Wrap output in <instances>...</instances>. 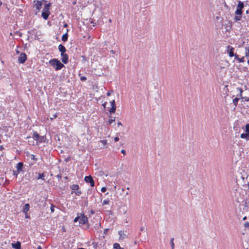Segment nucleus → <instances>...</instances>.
Returning a JSON list of instances; mask_svg holds the SVG:
<instances>
[{
  "instance_id": "obj_1",
  "label": "nucleus",
  "mask_w": 249,
  "mask_h": 249,
  "mask_svg": "<svg viewBox=\"0 0 249 249\" xmlns=\"http://www.w3.org/2000/svg\"><path fill=\"white\" fill-rule=\"evenodd\" d=\"M50 64L55 69V71H58L65 67L63 64L56 58L51 59L49 61Z\"/></svg>"
},
{
  "instance_id": "obj_2",
  "label": "nucleus",
  "mask_w": 249,
  "mask_h": 249,
  "mask_svg": "<svg viewBox=\"0 0 249 249\" xmlns=\"http://www.w3.org/2000/svg\"><path fill=\"white\" fill-rule=\"evenodd\" d=\"M32 138L36 141L37 143L44 142L45 139V136H40L36 131L34 132Z\"/></svg>"
},
{
  "instance_id": "obj_3",
  "label": "nucleus",
  "mask_w": 249,
  "mask_h": 249,
  "mask_svg": "<svg viewBox=\"0 0 249 249\" xmlns=\"http://www.w3.org/2000/svg\"><path fill=\"white\" fill-rule=\"evenodd\" d=\"M45 1H46L45 0H37L34 1V3H35L34 6L36 8V14L41 9V7H42V2H45Z\"/></svg>"
},
{
  "instance_id": "obj_4",
  "label": "nucleus",
  "mask_w": 249,
  "mask_h": 249,
  "mask_svg": "<svg viewBox=\"0 0 249 249\" xmlns=\"http://www.w3.org/2000/svg\"><path fill=\"white\" fill-rule=\"evenodd\" d=\"M88 222V217L86 215H85L84 214H81V216H80V219L79 220V226H82L84 224H86Z\"/></svg>"
},
{
  "instance_id": "obj_5",
  "label": "nucleus",
  "mask_w": 249,
  "mask_h": 249,
  "mask_svg": "<svg viewBox=\"0 0 249 249\" xmlns=\"http://www.w3.org/2000/svg\"><path fill=\"white\" fill-rule=\"evenodd\" d=\"M27 55L24 53H20L19 56L18 58V62L19 64H23L27 60Z\"/></svg>"
},
{
  "instance_id": "obj_6",
  "label": "nucleus",
  "mask_w": 249,
  "mask_h": 249,
  "mask_svg": "<svg viewBox=\"0 0 249 249\" xmlns=\"http://www.w3.org/2000/svg\"><path fill=\"white\" fill-rule=\"evenodd\" d=\"M85 181L87 183H90V185L91 187H93L95 185L94 181L91 176H86L84 178Z\"/></svg>"
},
{
  "instance_id": "obj_7",
  "label": "nucleus",
  "mask_w": 249,
  "mask_h": 249,
  "mask_svg": "<svg viewBox=\"0 0 249 249\" xmlns=\"http://www.w3.org/2000/svg\"><path fill=\"white\" fill-rule=\"evenodd\" d=\"M234 48L232 46L229 45L227 46V52L230 57L234 56L236 54L234 53Z\"/></svg>"
},
{
  "instance_id": "obj_8",
  "label": "nucleus",
  "mask_w": 249,
  "mask_h": 249,
  "mask_svg": "<svg viewBox=\"0 0 249 249\" xmlns=\"http://www.w3.org/2000/svg\"><path fill=\"white\" fill-rule=\"evenodd\" d=\"M111 107L109 110V112L110 113H113L115 112L116 109V106L115 105V102L114 100H113L111 102Z\"/></svg>"
},
{
  "instance_id": "obj_9",
  "label": "nucleus",
  "mask_w": 249,
  "mask_h": 249,
  "mask_svg": "<svg viewBox=\"0 0 249 249\" xmlns=\"http://www.w3.org/2000/svg\"><path fill=\"white\" fill-rule=\"evenodd\" d=\"M61 56H62L61 60L62 62L65 64H67L69 60L68 55L66 53H64L61 54Z\"/></svg>"
},
{
  "instance_id": "obj_10",
  "label": "nucleus",
  "mask_w": 249,
  "mask_h": 249,
  "mask_svg": "<svg viewBox=\"0 0 249 249\" xmlns=\"http://www.w3.org/2000/svg\"><path fill=\"white\" fill-rule=\"evenodd\" d=\"M50 15V11H46L42 10V12L41 13V17H42V18L44 19L47 20L48 18Z\"/></svg>"
},
{
  "instance_id": "obj_11",
  "label": "nucleus",
  "mask_w": 249,
  "mask_h": 249,
  "mask_svg": "<svg viewBox=\"0 0 249 249\" xmlns=\"http://www.w3.org/2000/svg\"><path fill=\"white\" fill-rule=\"evenodd\" d=\"M23 167V163L22 162H19L17 164L16 168L17 169L18 173H19L22 171Z\"/></svg>"
},
{
  "instance_id": "obj_12",
  "label": "nucleus",
  "mask_w": 249,
  "mask_h": 249,
  "mask_svg": "<svg viewBox=\"0 0 249 249\" xmlns=\"http://www.w3.org/2000/svg\"><path fill=\"white\" fill-rule=\"evenodd\" d=\"M12 247L15 249H21V243L19 241H17L15 243L12 244Z\"/></svg>"
},
{
  "instance_id": "obj_13",
  "label": "nucleus",
  "mask_w": 249,
  "mask_h": 249,
  "mask_svg": "<svg viewBox=\"0 0 249 249\" xmlns=\"http://www.w3.org/2000/svg\"><path fill=\"white\" fill-rule=\"evenodd\" d=\"M30 205L29 203H26L25 204V205L23 206L22 212L25 214H27L28 212L29 211L30 209Z\"/></svg>"
},
{
  "instance_id": "obj_14",
  "label": "nucleus",
  "mask_w": 249,
  "mask_h": 249,
  "mask_svg": "<svg viewBox=\"0 0 249 249\" xmlns=\"http://www.w3.org/2000/svg\"><path fill=\"white\" fill-rule=\"evenodd\" d=\"M58 50L61 53V54L64 53L66 52V49L65 47L62 44H60L58 46Z\"/></svg>"
},
{
  "instance_id": "obj_15",
  "label": "nucleus",
  "mask_w": 249,
  "mask_h": 249,
  "mask_svg": "<svg viewBox=\"0 0 249 249\" xmlns=\"http://www.w3.org/2000/svg\"><path fill=\"white\" fill-rule=\"evenodd\" d=\"M68 32H69V30L67 29V32L65 34H64L62 36V40L64 42H66L68 40Z\"/></svg>"
},
{
  "instance_id": "obj_16",
  "label": "nucleus",
  "mask_w": 249,
  "mask_h": 249,
  "mask_svg": "<svg viewBox=\"0 0 249 249\" xmlns=\"http://www.w3.org/2000/svg\"><path fill=\"white\" fill-rule=\"evenodd\" d=\"M51 3L45 4L44 5V8L43 9V10L46 11H50V7H51Z\"/></svg>"
},
{
  "instance_id": "obj_17",
  "label": "nucleus",
  "mask_w": 249,
  "mask_h": 249,
  "mask_svg": "<svg viewBox=\"0 0 249 249\" xmlns=\"http://www.w3.org/2000/svg\"><path fill=\"white\" fill-rule=\"evenodd\" d=\"M243 14V10L241 9H239L237 7L236 11H235V14L236 15L242 16Z\"/></svg>"
},
{
  "instance_id": "obj_18",
  "label": "nucleus",
  "mask_w": 249,
  "mask_h": 249,
  "mask_svg": "<svg viewBox=\"0 0 249 249\" xmlns=\"http://www.w3.org/2000/svg\"><path fill=\"white\" fill-rule=\"evenodd\" d=\"M70 188L73 190L72 191H75L79 189V186L78 184H73L70 186Z\"/></svg>"
},
{
  "instance_id": "obj_19",
  "label": "nucleus",
  "mask_w": 249,
  "mask_h": 249,
  "mask_svg": "<svg viewBox=\"0 0 249 249\" xmlns=\"http://www.w3.org/2000/svg\"><path fill=\"white\" fill-rule=\"evenodd\" d=\"M240 137L242 139H245L247 140H249V135L246 133L241 134Z\"/></svg>"
},
{
  "instance_id": "obj_20",
  "label": "nucleus",
  "mask_w": 249,
  "mask_h": 249,
  "mask_svg": "<svg viewBox=\"0 0 249 249\" xmlns=\"http://www.w3.org/2000/svg\"><path fill=\"white\" fill-rule=\"evenodd\" d=\"M237 7L239 9H243V8L244 7V2L241 1H239Z\"/></svg>"
},
{
  "instance_id": "obj_21",
  "label": "nucleus",
  "mask_w": 249,
  "mask_h": 249,
  "mask_svg": "<svg viewBox=\"0 0 249 249\" xmlns=\"http://www.w3.org/2000/svg\"><path fill=\"white\" fill-rule=\"evenodd\" d=\"M235 58L239 61L240 63H243L244 62V57H243L242 58H239L238 55L236 54L235 55Z\"/></svg>"
},
{
  "instance_id": "obj_22",
  "label": "nucleus",
  "mask_w": 249,
  "mask_h": 249,
  "mask_svg": "<svg viewBox=\"0 0 249 249\" xmlns=\"http://www.w3.org/2000/svg\"><path fill=\"white\" fill-rule=\"evenodd\" d=\"M110 119L107 122V124L110 125L113 122L115 121V118H113L112 116H109Z\"/></svg>"
},
{
  "instance_id": "obj_23",
  "label": "nucleus",
  "mask_w": 249,
  "mask_h": 249,
  "mask_svg": "<svg viewBox=\"0 0 249 249\" xmlns=\"http://www.w3.org/2000/svg\"><path fill=\"white\" fill-rule=\"evenodd\" d=\"M239 98H238V97H236L234 99H233L232 103L234 104V105L235 106V107L237 106V105L238 104V102L239 101Z\"/></svg>"
},
{
  "instance_id": "obj_24",
  "label": "nucleus",
  "mask_w": 249,
  "mask_h": 249,
  "mask_svg": "<svg viewBox=\"0 0 249 249\" xmlns=\"http://www.w3.org/2000/svg\"><path fill=\"white\" fill-rule=\"evenodd\" d=\"M113 249H122L118 243H115L113 245Z\"/></svg>"
},
{
  "instance_id": "obj_25",
  "label": "nucleus",
  "mask_w": 249,
  "mask_h": 249,
  "mask_svg": "<svg viewBox=\"0 0 249 249\" xmlns=\"http://www.w3.org/2000/svg\"><path fill=\"white\" fill-rule=\"evenodd\" d=\"M44 177H45V176H44V174L39 173L38 174V176L37 179H41L42 180H44Z\"/></svg>"
},
{
  "instance_id": "obj_26",
  "label": "nucleus",
  "mask_w": 249,
  "mask_h": 249,
  "mask_svg": "<svg viewBox=\"0 0 249 249\" xmlns=\"http://www.w3.org/2000/svg\"><path fill=\"white\" fill-rule=\"evenodd\" d=\"M245 50H246L245 57H249V47H246Z\"/></svg>"
},
{
  "instance_id": "obj_27",
  "label": "nucleus",
  "mask_w": 249,
  "mask_h": 249,
  "mask_svg": "<svg viewBox=\"0 0 249 249\" xmlns=\"http://www.w3.org/2000/svg\"><path fill=\"white\" fill-rule=\"evenodd\" d=\"M242 16L239 15H236V16L234 17V20L236 21H240L241 20Z\"/></svg>"
},
{
  "instance_id": "obj_28",
  "label": "nucleus",
  "mask_w": 249,
  "mask_h": 249,
  "mask_svg": "<svg viewBox=\"0 0 249 249\" xmlns=\"http://www.w3.org/2000/svg\"><path fill=\"white\" fill-rule=\"evenodd\" d=\"M245 131L246 133H247L249 135V124H247L245 125Z\"/></svg>"
},
{
  "instance_id": "obj_29",
  "label": "nucleus",
  "mask_w": 249,
  "mask_h": 249,
  "mask_svg": "<svg viewBox=\"0 0 249 249\" xmlns=\"http://www.w3.org/2000/svg\"><path fill=\"white\" fill-rule=\"evenodd\" d=\"M73 193H75L76 195L79 196L82 194V192L81 191L76 190V191H72L71 194H72Z\"/></svg>"
},
{
  "instance_id": "obj_30",
  "label": "nucleus",
  "mask_w": 249,
  "mask_h": 249,
  "mask_svg": "<svg viewBox=\"0 0 249 249\" xmlns=\"http://www.w3.org/2000/svg\"><path fill=\"white\" fill-rule=\"evenodd\" d=\"M170 244H171V246L172 249H174V246H175V245H174V238H172L171 239Z\"/></svg>"
},
{
  "instance_id": "obj_31",
  "label": "nucleus",
  "mask_w": 249,
  "mask_h": 249,
  "mask_svg": "<svg viewBox=\"0 0 249 249\" xmlns=\"http://www.w3.org/2000/svg\"><path fill=\"white\" fill-rule=\"evenodd\" d=\"M109 202V199H106V200H104L102 203V204L103 205H106V204H108Z\"/></svg>"
},
{
  "instance_id": "obj_32",
  "label": "nucleus",
  "mask_w": 249,
  "mask_h": 249,
  "mask_svg": "<svg viewBox=\"0 0 249 249\" xmlns=\"http://www.w3.org/2000/svg\"><path fill=\"white\" fill-rule=\"evenodd\" d=\"M244 227L246 229H249V222H246L244 223Z\"/></svg>"
},
{
  "instance_id": "obj_33",
  "label": "nucleus",
  "mask_w": 249,
  "mask_h": 249,
  "mask_svg": "<svg viewBox=\"0 0 249 249\" xmlns=\"http://www.w3.org/2000/svg\"><path fill=\"white\" fill-rule=\"evenodd\" d=\"M79 219H80V216H77V217H76L74 218V219L73 220V222L75 223V222H76L77 221H79Z\"/></svg>"
},
{
  "instance_id": "obj_34",
  "label": "nucleus",
  "mask_w": 249,
  "mask_h": 249,
  "mask_svg": "<svg viewBox=\"0 0 249 249\" xmlns=\"http://www.w3.org/2000/svg\"><path fill=\"white\" fill-rule=\"evenodd\" d=\"M50 210H51V213L54 212V206L53 205H52V206L51 207V208H50Z\"/></svg>"
},
{
  "instance_id": "obj_35",
  "label": "nucleus",
  "mask_w": 249,
  "mask_h": 249,
  "mask_svg": "<svg viewBox=\"0 0 249 249\" xmlns=\"http://www.w3.org/2000/svg\"><path fill=\"white\" fill-rule=\"evenodd\" d=\"M87 77L86 76H81L80 77V80L82 81H85L87 80Z\"/></svg>"
},
{
  "instance_id": "obj_36",
  "label": "nucleus",
  "mask_w": 249,
  "mask_h": 249,
  "mask_svg": "<svg viewBox=\"0 0 249 249\" xmlns=\"http://www.w3.org/2000/svg\"><path fill=\"white\" fill-rule=\"evenodd\" d=\"M100 142L103 143L104 145L106 144L107 143V140H103L100 141Z\"/></svg>"
},
{
  "instance_id": "obj_37",
  "label": "nucleus",
  "mask_w": 249,
  "mask_h": 249,
  "mask_svg": "<svg viewBox=\"0 0 249 249\" xmlns=\"http://www.w3.org/2000/svg\"><path fill=\"white\" fill-rule=\"evenodd\" d=\"M18 174L19 173H18V172H17V171L13 170V175L15 176L16 177H17V176Z\"/></svg>"
},
{
  "instance_id": "obj_38",
  "label": "nucleus",
  "mask_w": 249,
  "mask_h": 249,
  "mask_svg": "<svg viewBox=\"0 0 249 249\" xmlns=\"http://www.w3.org/2000/svg\"><path fill=\"white\" fill-rule=\"evenodd\" d=\"M107 190V188L106 187H102L101 188V191L102 192H105Z\"/></svg>"
},
{
  "instance_id": "obj_39",
  "label": "nucleus",
  "mask_w": 249,
  "mask_h": 249,
  "mask_svg": "<svg viewBox=\"0 0 249 249\" xmlns=\"http://www.w3.org/2000/svg\"><path fill=\"white\" fill-rule=\"evenodd\" d=\"M31 159L36 160L37 159L35 158V155H31Z\"/></svg>"
},
{
  "instance_id": "obj_40",
  "label": "nucleus",
  "mask_w": 249,
  "mask_h": 249,
  "mask_svg": "<svg viewBox=\"0 0 249 249\" xmlns=\"http://www.w3.org/2000/svg\"><path fill=\"white\" fill-rule=\"evenodd\" d=\"M56 177L59 179H60L61 178H62V176H61V174H58L56 176Z\"/></svg>"
},
{
  "instance_id": "obj_41",
  "label": "nucleus",
  "mask_w": 249,
  "mask_h": 249,
  "mask_svg": "<svg viewBox=\"0 0 249 249\" xmlns=\"http://www.w3.org/2000/svg\"><path fill=\"white\" fill-rule=\"evenodd\" d=\"M237 89L238 90L240 91V93H243V90L241 88H237Z\"/></svg>"
},
{
  "instance_id": "obj_42",
  "label": "nucleus",
  "mask_w": 249,
  "mask_h": 249,
  "mask_svg": "<svg viewBox=\"0 0 249 249\" xmlns=\"http://www.w3.org/2000/svg\"><path fill=\"white\" fill-rule=\"evenodd\" d=\"M121 152L122 154H123L124 155H125V153H125V150H124V149H122V150L121 151Z\"/></svg>"
},
{
  "instance_id": "obj_43",
  "label": "nucleus",
  "mask_w": 249,
  "mask_h": 249,
  "mask_svg": "<svg viewBox=\"0 0 249 249\" xmlns=\"http://www.w3.org/2000/svg\"><path fill=\"white\" fill-rule=\"evenodd\" d=\"M119 140V137H115L114 138V141H115V142H117V141H118Z\"/></svg>"
},
{
  "instance_id": "obj_44",
  "label": "nucleus",
  "mask_w": 249,
  "mask_h": 249,
  "mask_svg": "<svg viewBox=\"0 0 249 249\" xmlns=\"http://www.w3.org/2000/svg\"><path fill=\"white\" fill-rule=\"evenodd\" d=\"M92 245H93L94 247L95 248L97 247V244L96 242H93Z\"/></svg>"
},
{
  "instance_id": "obj_45",
  "label": "nucleus",
  "mask_w": 249,
  "mask_h": 249,
  "mask_svg": "<svg viewBox=\"0 0 249 249\" xmlns=\"http://www.w3.org/2000/svg\"><path fill=\"white\" fill-rule=\"evenodd\" d=\"M141 231H145V228L144 227H142L140 229Z\"/></svg>"
},
{
  "instance_id": "obj_46",
  "label": "nucleus",
  "mask_w": 249,
  "mask_h": 249,
  "mask_svg": "<svg viewBox=\"0 0 249 249\" xmlns=\"http://www.w3.org/2000/svg\"><path fill=\"white\" fill-rule=\"evenodd\" d=\"M242 93H239V94H238V95H237V97H241V98H242L243 97H242Z\"/></svg>"
},
{
  "instance_id": "obj_47",
  "label": "nucleus",
  "mask_w": 249,
  "mask_h": 249,
  "mask_svg": "<svg viewBox=\"0 0 249 249\" xmlns=\"http://www.w3.org/2000/svg\"><path fill=\"white\" fill-rule=\"evenodd\" d=\"M85 205L86 206H88V200H86L85 201Z\"/></svg>"
},
{
  "instance_id": "obj_48",
  "label": "nucleus",
  "mask_w": 249,
  "mask_h": 249,
  "mask_svg": "<svg viewBox=\"0 0 249 249\" xmlns=\"http://www.w3.org/2000/svg\"><path fill=\"white\" fill-rule=\"evenodd\" d=\"M68 25L67 23H64V26H63L64 28H66V27H68Z\"/></svg>"
},
{
  "instance_id": "obj_49",
  "label": "nucleus",
  "mask_w": 249,
  "mask_h": 249,
  "mask_svg": "<svg viewBox=\"0 0 249 249\" xmlns=\"http://www.w3.org/2000/svg\"><path fill=\"white\" fill-rule=\"evenodd\" d=\"M108 230V229H105V231H104V233H105V234H107V232Z\"/></svg>"
},
{
  "instance_id": "obj_50",
  "label": "nucleus",
  "mask_w": 249,
  "mask_h": 249,
  "mask_svg": "<svg viewBox=\"0 0 249 249\" xmlns=\"http://www.w3.org/2000/svg\"><path fill=\"white\" fill-rule=\"evenodd\" d=\"M117 124H118V126H120V125H122V123L120 122H119L118 123H117Z\"/></svg>"
},
{
  "instance_id": "obj_51",
  "label": "nucleus",
  "mask_w": 249,
  "mask_h": 249,
  "mask_svg": "<svg viewBox=\"0 0 249 249\" xmlns=\"http://www.w3.org/2000/svg\"><path fill=\"white\" fill-rule=\"evenodd\" d=\"M94 213H95L94 211H93V210H91V211H90V213H91V214H94Z\"/></svg>"
},
{
  "instance_id": "obj_52",
  "label": "nucleus",
  "mask_w": 249,
  "mask_h": 249,
  "mask_svg": "<svg viewBox=\"0 0 249 249\" xmlns=\"http://www.w3.org/2000/svg\"><path fill=\"white\" fill-rule=\"evenodd\" d=\"M246 205H247V207H249V200L248 202H246Z\"/></svg>"
},
{
  "instance_id": "obj_53",
  "label": "nucleus",
  "mask_w": 249,
  "mask_h": 249,
  "mask_svg": "<svg viewBox=\"0 0 249 249\" xmlns=\"http://www.w3.org/2000/svg\"><path fill=\"white\" fill-rule=\"evenodd\" d=\"M37 249H42V247L40 246H38L37 247Z\"/></svg>"
},
{
  "instance_id": "obj_54",
  "label": "nucleus",
  "mask_w": 249,
  "mask_h": 249,
  "mask_svg": "<svg viewBox=\"0 0 249 249\" xmlns=\"http://www.w3.org/2000/svg\"><path fill=\"white\" fill-rule=\"evenodd\" d=\"M76 0H74V1H73V2H72L73 5H75L76 4Z\"/></svg>"
},
{
  "instance_id": "obj_55",
  "label": "nucleus",
  "mask_w": 249,
  "mask_h": 249,
  "mask_svg": "<svg viewBox=\"0 0 249 249\" xmlns=\"http://www.w3.org/2000/svg\"><path fill=\"white\" fill-rule=\"evenodd\" d=\"M247 216H244V217L243 218V220H246V219H247Z\"/></svg>"
},
{
  "instance_id": "obj_56",
  "label": "nucleus",
  "mask_w": 249,
  "mask_h": 249,
  "mask_svg": "<svg viewBox=\"0 0 249 249\" xmlns=\"http://www.w3.org/2000/svg\"><path fill=\"white\" fill-rule=\"evenodd\" d=\"M107 102H106V103H105L103 105V106H104V107L105 108L106 107V105L107 104Z\"/></svg>"
},
{
  "instance_id": "obj_57",
  "label": "nucleus",
  "mask_w": 249,
  "mask_h": 249,
  "mask_svg": "<svg viewBox=\"0 0 249 249\" xmlns=\"http://www.w3.org/2000/svg\"><path fill=\"white\" fill-rule=\"evenodd\" d=\"M246 14H249V10L246 11Z\"/></svg>"
},
{
  "instance_id": "obj_58",
  "label": "nucleus",
  "mask_w": 249,
  "mask_h": 249,
  "mask_svg": "<svg viewBox=\"0 0 249 249\" xmlns=\"http://www.w3.org/2000/svg\"><path fill=\"white\" fill-rule=\"evenodd\" d=\"M3 149V147L2 146H0V150H1Z\"/></svg>"
},
{
  "instance_id": "obj_59",
  "label": "nucleus",
  "mask_w": 249,
  "mask_h": 249,
  "mask_svg": "<svg viewBox=\"0 0 249 249\" xmlns=\"http://www.w3.org/2000/svg\"><path fill=\"white\" fill-rule=\"evenodd\" d=\"M110 95V92H108L107 93V96H109Z\"/></svg>"
},
{
  "instance_id": "obj_60",
  "label": "nucleus",
  "mask_w": 249,
  "mask_h": 249,
  "mask_svg": "<svg viewBox=\"0 0 249 249\" xmlns=\"http://www.w3.org/2000/svg\"><path fill=\"white\" fill-rule=\"evenodd\" d=\"M110 53H114L115 52L113 50H111V51H110Z\"/></svg>"
},
{
  "instance_id": "obj_61",
  "label": "nucleus",
  "mask_w": 249,
  "mask_h": 249,
  "mask_svg": "<svg viewBox=\"0 0 249 249\" xmlns=\"http://www.w3.org/2000/svg\"><path fill=\"white\" fill-rule=\"evenodd\" d=\"M82 57H83L84 60H86V57L85 56H82Z\"/></svg>"
},
{
  "instance_id": "obj_62",
  "label": "nucleus",
  "mask_w": 249,
  "mask_h": 249,
  "mask_svg": "<svg viewBox=\"0 0 249 249\" xmlns=\"http://www.w3.org/2000/svg\"><path fill=\"white\" fill-rule=\"evenodd\" d=\"M25 217L28 218H29V216L26 214L25 216Z\"/></svg>"
},
{
  "instance_id": "obj_63",
  "label": "nucleus",
  "mask_w": 249,
  "mask_h": 249,
  "mask_svg": "<svg viewBox=\"0 0 249 249\" xmlns=\"http://www.w3.org/2000/svg\"><path fill=\"white\" fill-rule=\"evenodd\" d=\"M245 100H246V101H248L249 100V98H248V99H247V98H246Z\"/></svg>"
},
{
  "instance_id": "obj_64",
  "label": "nucleus",
  "mask_w": 249,
  "mask_h": 249,
  "mask_svg": "<svg viewBox=\"0 0 249 249\" xmlns=\"http://www.w3.org/2000/svg\"><path fill=\"white\" fill-rule=\"evenodd\" d=\"M16 53H19V52L18 50H16Z\"/></svg>"
}]
</instances>
